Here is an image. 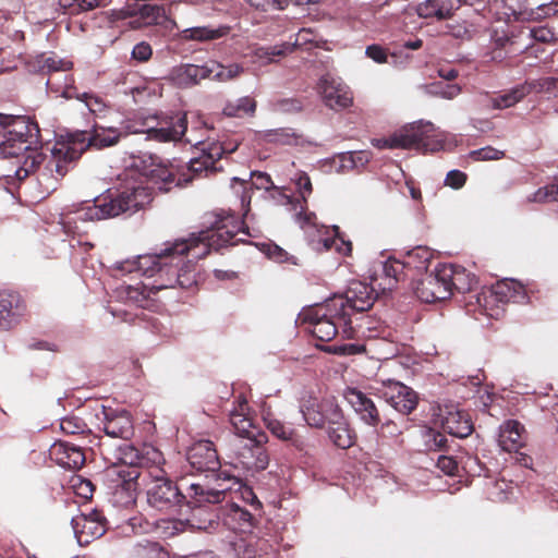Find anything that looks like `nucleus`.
<instances>
[{
	"label": "nucleus",
	"instance_id": "f257e3e1",
	"mask_svg": "<svg viewBox=\"0 0 558 558\" xmlns=\"http://www.w3.org/2000/svg\"><path fill=\"white\" fill-rule=\"evenodd\" d=\"M239 234L247 235L243 221L234 215L218 216L211 227L187 239L166 242L159 253L138 255L117 263L114 276L137 274L156 277V288L189 289L196 283L195 262L205 257L210 250L242 241Z\"/></svg>",
	"mask_w": 558,
	"mask_h": 558
},
{
	"label": "nucleus",
	"instance_id": "f03ea898",
	"mask_svg": "<svg viewBox=\"0 0 558 558\" xmlns=\"http://www.w3.org/2000/svg\"><path fill=\"white\" fill-rule=\"evenodd\" d=\"M39 132L38 124L26 117L0 113V157L11 160L4 177L22 181L37 170L39 180L52 187L50 178L43 177L44 166L40 165L47 162L48 156L36 147Z\"/></svg>",
	"mask_w": 558,
	"mask_h": 558
},
{
	"label": "nucleus",
	"instance_id": "7ed1b4c3",
	"mask_svg": "<svg viewBox=\"0 0 558 558\" xmlns=\"http://www.w3.org/2000/svg\"><path fill=\"white\" fill-rule=\"evenodd\" d=\"M147 473L150 478L146 488L147 502L160 511L174 510L182 507L184 502L191 508L219 504L229 488L220 483L217 487H213L209 482L204 481L191 483L186 493L183 494L160 466Z\"/></svg>",
	"mask_w": 558,
	"mask_h": 558
},
{
	"label": "nucleus",
	"instance_id": "20e7f679",
	"mask_svg": "<svg viewBox=\"0 0 558 558\" xmlns=\"http://www.w3.org/2000/svg\"><path fill=\"white\" fill-rule=\"evenodd\" d=\"M142 132L144 131L128 124H122L120 128L95 125L93 134L88 137L81 134L75 136L82 137L81 141L73 138L70 142H57L44 165L43 177L57 182L68 172V165L77 159L88 145L106 148L116 145L122 136Z\"/></svg>",
	"mask_w": 558,
	"mask_h": 558
},
{
	"label": "nucleus",
	"instance_id": "39448f33",
	"mask_svg": "<svg viewBox=\"0 0 558 558\" xmlns=\"http://www.w3.org/2000/svg\"><path fill=\"white\" fill-rule=\"evenodd\" d=\"M150 192L142 184L128 186L107 202L106 198H96L88 204L86 213L81 216L84 219H107L124 213H135L150 202Z\"/></svg>",
	"mask_w": 558,
	"mask_h": 558
},
{
	"label": "nucleus",
	"instance_id": "423d86ee",
	"mask_svg": "<svg viewBox=\"0 0 558 558\" xmlns=\"http://www.w3.org/2000/svg\"><path fill=\"white\" fill-rule=\"evenodd\" d=\"M391 135L395 149H417L423 151H438L444 149L440 132L428 121H417L407 124L395 131Z\"/></svg>",
	"mask_w": 558,
	"mask_h": 558
},
{
	"label": "nucleus",
	"instance_id": "0eeeda50",
	"mask_svg": "<svg viewBox=\"0 0 558 558\" xmlns=\"http://www.w3.org/2000/svg\"><path fill=\"white\" fill-rule=\"evenodd\" d=\"M185 142L195 146L199 151V156L189 161L186 168L187 173H183L182 175L175 174V181L172 183V186L189 183L194 177L199 175L202 172L207 173L216 170V161L219 160L227 150L219 143L205 141L198 136H194L192 132L185 137Z\"/></svg>",
	"mask_w": 558,
	"mask_h": 558
},
{
	"label": "nucleus",
	"instance_id": "6e6552de",
	"mask_svg": "<svg viewBox=\"0 0 558 558\" xmlns=\"http://www.w3.org/2000/svg\"><path fill=\"white\" fill-rule=\"evenodd\" d=\"M376 281L377 278L373 280L372 284L357 280L351 281L344 294L329 299L331 310L340 311L347 319H350L353 312L368 311L378 295Z\"/></svg>",
	"mask_w": 558,
	"mask_h": 558
},
{
	"label": "nucleus",
	"instance_id": "1a4fd4ad",
	"mask_svg": "<svg viewBox=\"0 0 558 558\" xmlns=\"http://www.w3.org/2000/svg\"><path fill=\"white\" fill-rule=\"evenodd\" d=\"M304 315L310 323V331L322 341H330L335 338L338 324L343 323L345 327L350 325V319L341 315L340 311L331 310L330 300L310 310Z\"/></svg>",
	"mask_w": 558,
	"mask_h": 558
},
{
	"label": "nucleus",
	"instance_id": "9d476101",
	"mask_svg": "<svg viewBox=\"0 0 558 558\" xmlns=\"http://www.w3.org/2000/svg\"><path fill=\"white\" fill-rule=\"evenodd\" d=\"M266 442L234 439L229 454L230 463L244 471L258 472L268 466L269 458L264 448Z\"/></svg>",
	"mask_w": 558,
	"mask_h": 558
},
{
	"label": "nucleus",
	"instance_id": "9b49d317",
	"mask_svg": "<svg viewBox=\"0 0 558 558\" xmlns=\"http://www.w3.org/2000/svg\"><path fill=\"white\" fill-rule=\"evenodd\" d=\"M130 167L135 168L142 177H145L159 191H170L172 183L175 181V173L170 168L159 163L157 158L151 155L144 154L132 157Z\"/></svg>",
	"mask_w": 558,
	"mask_h": 558
},
{
	"label": "nucleus",
	"instance_id": "f8f14e48",
	"mask_svg": "<svg viewBox=\"0 0 558 558\" xmlns=\"http://www.w3.org/2000/svg\"><path fill=\"white\" fill-rule=\"evenodd\" d=\"M291 182L294 184L300 198H293L290 195L281 194L282 204L291 207L290 209L294 211L295 222L299 223L301 228H304L307 223L314 226L315 214L305 211L307 197L313 191L308 174L303 171H298L291 178Z\"/></svg>",
	"mask_w": 558,
	"mask_h": 558
},
{
	"label": "nucleus",
	"instance_id": "ddd939ff",
	"mask_svg": "<svg viewBox=\"0 0 558 558\" xmlns=\"http://www.w3.org/2000/svg\"><path fill=\"white\" fill-rule=\"evenodd\" d=\"M451 272L442 264L436 266L433 272L417 282L414 291L416 296L426 303L444 301L450 298L448 279Z\"/></svg>",
	"mask_w": 558,
	"mask_h": 558
},
{
	"label": "nucleus",
	"instance_id": "4468645a",
	"mask_svg": "<svg viewBox=\"0 0 558 558\" xmlns=\"http://www.w3.org/2000/svg\"><path fill=\"white\" fill-rule=\"evenodd\" d=\"M433 416L436 425L454 437L464 438L472 433L473 425L469 415L462 412L457 404L438 405Z\"/></svg>",
	"mask_w": 558,
	"mask_h": 558
},
{
	"label": "nucleus",
	"instance_id": "2eb2a0df",
	"mask_svg": "<svg viewBox=\"0 0 558 558\" xmlns=\"http://www.w3.org/2000/svg\"><path fill=\"white\" fill-rule=\"evenodd\" d=\"M317 89L324 104L332 110L344 109L352 104L351 92L340 77L329 73L323 75Z\"/></svg>",
	"mask_w": 558,
	"mask_h": 558
},
{
	"label": "nucleus",
	"instance_id": "dca6fc26",
	"mask_svg": "<svg viewBox=\"0 0 558 558\" xmlns=\"http://www.w3.org/2000/svg\"><path fill=\"white\" fill-rule=\"evenodd\" d=\"M230 423L234 428L236 438L267 442V435L253 424L248 416V404L245 399H240L238 405L230 412Z\"/></svg>",
	"mask_w": 558,
	"mask_h": 558
},
{
	"label": "nucleus",
	"instance_id": "f3484780",
	"mask_svg": "<svg viewBox=\"0 0 558 558\" xmlns=\"http://www.w3.org/2000/svg\"><path fill=\"white\" fill-rule=\"evenodd\" d=\"M187 131L186 114L182 112L159 119L156 125L146 130L148 137L158 142H175Z\"/></svg>",
	"mask_w": 558,
	"mask_h": 558
},
{
	"label": "nucleus",
	"instance_id": "a211bd4d",
	"mask_svg": "<svg viewBox=\"0 0 558 558\" xmlns=\"http://www.w3.org/2000/svg\"><path fill=\"white\" fill-rule=\"evenodd\" d=\"M187 460L191 466L201 472H208L215 478V475L220 466L217 450L210 440H199L195 442L187 451Z\"/></svg>",
	"mask_w": 558,
	"mask_h": 558
},
{
	"label": "nucleus",
	"instance_id": "6ab92c4d",
	"mask_svg": "<svg viewBox=\"0 0 558 558\" xmlns=\"http://www.w3.org/2000/svg\"><path fill=\"white\" fill-rule=\"evenodd\" d=\"M120 460L123 464L147 468L148 471L165 463L162 453L151 445H143L141 448L128 445L121 449Z\"/></svg>",
	"mask_w": 558,
	"mask_h": 558
},
{
	"label": "nucleus",
	"instance_id": "aec40b11",
	"mask_svg": "<svg viewBox=\"0 0 558 558\" xmlns=\"http://www.w3.org/2000/svg\"><path fill=\"white\" fill-rule=\"evenodd\" d=\"M102 418L98 416L105 434L111 438L129 439L133 435V422L125 410L102 408Z\"/></svg>",
	"mask_w": 558,
	"mask_h": 558
},
{
	"label": "nucleus",
	"instance_id": "412c9836",
	"mask_svg": "<svg viewBox=\"0 0 558 558\" xmlns=\"http://www.w3.org/2000/svg\"><path fill=\"white\" fill-rule=\"evenodd\" d=\"M381 395L395 410L403 414L412 412L417 404L415 391L399 381H388Z\"/></svg>",
	"mask_w": 558,
	"mask_h": 558
},
{
	"label": "nucleus",
	"instance_id": "4be33fe9",
	"mask_svg": "<svg viewBox=\"0 0 558 558\" xmlns=\"http://www.w3.org/2000/svg\"><path fill=\"white\" fill-rule=\"evenodd\" d=\"M118 475L120 482L113 490L112 501L119 507L128 508L136 501L137 478L141 476V473L135 469L128 471L120 469Z\"/></svg>",
	"mask_w": 558,
	"mask_h": 558
},
{
	"label": "nucleus",
	"instance_id": "5701e85b",
	"mask_svg": "<svg viewBox=\"0 0 558 558\" xmlns=\"http://www.w3.org/2000/svg\"><path fill=\"white\" fill-rule=\"evenodd\" d=\"M210 71L206 63L203 65L180 64L169 71L167 80L179 88H187L198 84L202 80L209 78Z\"/></svg>",
	"mask_w": 558,
	"mask_h": 558
},
{
	"label": "nucleus",
	"instance_id": "b1692460",
	"mask_svg": "<svg viewBox=\"0 0 558 558\" xmlns=\"http://www.w3.org/2000/svg\"><path fill=\"white\" fill-rule=\"evenodd\" d=\"M72 529L78 542H88L89 537L98 538L106 532L105 518L97 511L88 515L78 514L71 520Z\"/></svg>",
	"mask_w": 558,
	"mask_h": 558
},
{
	"label": "nucleus",
	"instance_id": "393cba45",
	"mask_svg": "<svg viewBox=\"0 0 558 558\" xmlns=\"http://www.w3.org/2000/svg\"><path fill=\"white\" fill-rule=\"evenodd\" d=\"M50 458L62 468L77 470L85 463V454L81 447L66 442L57 441L49 450Z\"/></svg>",
	"mask_w": 558,
	"mask_h": 558
},
{
	"label": "nucleus",
	"instance_id": "a878e982",
	"mask_svg": "<svg viewBox=\"0 0 558 558\" xmlns=\"http://www.w3.org/2000/svg\"><path fill=\"white\" fill-rule=\"evenodd\" d=\"M344 398L360 418L367 425L375 426L379 422V414L374 402L361 390L348 388Z\"/></svg>",
	"mask_w": 558,
	"mask_h": 558
},
{
	"label": "nucleus",
	"instance_id": "bb28decb",
	"mask_svg": "<svg viewBox=\"0 0 558 558\" xmlns=\"http://www.w3.org/2000/svg\"><path fill=\"white\" fill-rule=\"evenodd\" d=\"M231 27L229 25H198L181 29L178 38L181 41L208 43L220 39L229 34Z\"/></svg>",
	"mask_w": 558,
	"mask_h": 558
},
{
	"label": "nucleus",
	"instance_id": "cd10ccee",
	"mask_svg": "<svg viewBox=\"0 0 558 558\" xmlns=\"http://www.w3.org/2000/svg\"><path fill=\"white\" fill-rule=\"evenodd\" d=\"M525 428L517 420H508L499 426L498 444L505 451H518L525 441Z\"/></svg>",
	"mask_w": 558,
	"mask_h": 558
},
{
	"label": "nucleus",
	"instance_id": "c85d7f7f",
	"mask_svg": "<svg viewBox=\"0 0 558 558\" xmlns=\"http://www.w3.org/2000/svg\"><path fill=\"white\" fill-rule=\"evenodd\" d=\"M21 296L15 292H0V329L8 330L17 323L22 315Z\"/></svg>",
	"mask_w": 558,
	"mask_h": 558
},
{
	"label": "nucleus",
	"instance_id": "c756f323",
	"mask_svg": "<svg viewBox=\"0 0 558 558\" xmlns=\"http://www.w3.org/2000/svg\"><path fill=\"white\" fill-rule=\"evenodd\" d=\"M489 298L507 304L508 302L523 303L526 292L523 286L513 279H504L489 288Z\"/></svg>",
	"mask_w": 558,
	"mask_h": 558
},
{
	"label": "nucleus",
	"instance_id": "7c9ffc66",
	"mask_svg": "<svg viewBox=\"0 0 558 558\" xmlns=\"http://www.w3.org/2000/svg\"><path fill=\"white\" fill-rule=\"evenodd\" d=\"M162 288H156L155 283L145 284L137 282L135 284H126L123 282L120 284L116 292L120 300L133 303L140 307H146L148 300L154 291L161 290Z\"/></svg>",
	"mask_w": 558,
	"mask_h": 558
},
{
	"label": "nucleus",
	"instance_id": "2f4dec72",
	"mask_svg": "<svg viewBox=\"0 0 558 558\" xmlns=\"http://www.w3.org/2000/svg\"><path fill=\"white\" fill-rule=\"evenodd\" d=\"M232 182L239 183L243 189V192L241 195V205H242V208L245 210V214L247 213L248 206L251 203L250 190L252 187H254L256 190H266V191L274 190L278 194L281 195L279 190L272 184L270 177L265 172H251L250 181L241 180V179L234 177V178H232Z\"/></svg>",
	"mask_w": 558,
	"mask_h": 558
},
{
	"label": "nucleus",
	"instance_id": "473e14b6",
	"mask_svg": "<svg viewBox=\"0 0 558 558\" xmlns=\"http://www.w3.org/2000/svg\"><path fill=\"white\" fill-rule=\"evenodd\" d=\"M303 229L308 234L312 247L318 252L331 250L339 240L338 227L335 226L332 229L326 227L318 228L316 218L314 219V226L307 223Z\"/></svg>",
	"mask_w": 558,
	"mask_h": 558
},
{
	"label": "nucleus",
	"instance_id": "72a5a7b5",
	"mask_svg": "<svg viewBox=\"0 0 558 558\" xmlns=\"http://www.w3.org/2000/svg\"><path fill=\"white\" fill-rule=\"evenodd\" d=\"M234 498L231 496V500ZM223 517L225 524L233 531L246 532L253 525V515L234 501L223 508Z\"/></svg>",
	"mask_w": 558,
	"mask_h": 558
},
{
	"label": "nucleus",
	"instance_id": "f704fd0d",
	"mask_svg": "<svg viewBox=\"0 0 558 558\" xmlns=\"http://www.w3.org/2000/svg\"><path fill=\"white\" fill-rule=\"evenodd\" d=\"M444 268H448L451 272L448 279V286L450 289V296L453 291L460 293L470 292L476 284V278L473 274L469 272L464 267L453 264H442Z\"/></svg>",
	"mask_w": 558,
	"mask_h": 558
},
{
	"label": "nucleus",
	"instance_id": "c9c22d12",
	"mask_svg": "<svg viewBox=\"0 0 558 558\" xmlns=\"http://www.w3.org/2000/svg\"><path fill=\"white\" fill-rule=\"evenodd\" d=\"M208 477L209 476L207 475L206 482H209L210 486H213V487H217L218 483L222 484L225 487H229L225 492V496L219 502L223 501L227 498L228 494L232 495V486L238 485V489L234 492L235 496H240L245 502L251 504L252 506H256V507L259 506V501H258L257 497L255 496V494L253 493V490L250 487L240 484V482L235 477H233V476H223L222 477L220 475H218L214 480H209Z\"/></svg>",
	"mask_w": 558,
	"mask_h": 558
},
{
	"label": "nucleus",
	"instance_id": "e433bc0d",
	"mask_svg": "<svg viewBox=\"0 0 558 558\" xmlns=\"http://www.w3.org/2000/svg\"><path fill=\"white\" fill-rule=\"evenodd\" d=\"M46 85L51 93H54L57 96L64 99L80 97V93L74 86V78L69 74H65V72L62 74H50Z\"/></svg>",
	"mask_w": 558,
	"mask_h": 558
},
{
	"label": "nucleus",
	"instance_id": "4c0bfd02",
	"mask_svg": "<svg viewBox=\"0 0 558 558\" xmlns=\"http://www.w3.org/2000/svg\"><path fill=\"white\" fill-rule=\"evenodd\" d=\"M262 418L271 435L282 441H292L293 444H296L294 429L278 420L269 408H263Z\"/></svg>",
	"mask_w": 558,
	"mask_h": 558
},
{
	"label": "nucleus",
	"instance_id": "58836bf2",
	"mask_svg": "<svg viewBox=\"0 0 558 558\" xmlns=\"http://www.w3.org/2000/svg\"><path fill=\"white\" fill-rule=\"evenodd\" d=\"M530 94V88L526 82L524 84L514 86L508 92L492 98V107L494 109H506L513 107L520 102L526 95Z\"/></svg>",
	"mask_w": 558,
	"mask_h": 558
},
{
	"label": "nucleus",
	"instance_id": "ea45409f",
	"mask_svg": "<svg viewBox=\"0 0 558 558\" xmlns=\"http://www.w3.org/2000/svg\"><path fill=\"white\" fill-rule=\"evenodd\" d=\"M292 51L290 44L284 43L275 46H262L254 48L252 56L253 61L262 65L275 62L276 57H282Z\"/></svg>",
	"mask_w": 558,
	"mask_h": 558
},
{
	"label": "nucleus",
	"instance_id": "a19ab883",
	"mask_svg": "<svg viewBox=\"0 0 558 558\" xmlns=\"http://www.w3.org/2000/svg\"><path fill=\"white\" fill-rule=\"evenodd\" d=\"M206 66L211 70L209 78L218 82L231 81L244 72V68L239 63L223 65L217 61H210L206 63Z\"/></svg>",
	"mask_w": 558,
	"mask_h": 558
},
{
	"label": "nucleus",
	"instance_id": "79ce46f5",
	"mask_svg": "<svg viewBox=\"0 0 558 558\" xmlns=\"http://www.w3.org/2000/svg\"><path fill=\"white\" fill-rule=\"evenodd\" d=\"M558 13V3L551 2L547 4H539L536 8H524L519 12H514L515 20L518 21H539L551 14Z\"/></svg>",
	"mask_w": 558,
	"mask_h": 558
},
{
	"label": "nucleus",
	"instance_id": "37998d69",
	"mask_svg": "<svg viewBox=\"0 0 558 558\" xmlns=\"http://www.w3.org/2000/svg\"><path fill=\"white\" fill-rule=\"evenodd\" d=\"M129 558H168V553L158 543L145 539L132 547Z\"/></svg>",
	"mask_w": 558,
	"mask_h": 558
},
{
	"label": "nucleus",
	"instance_id": "c03bdc74",
	"mask_svg": "<svg viewBox=\"0 0 558 558\" xmlns=\"http://www.w3.org/2000/svg\"><path fill=\"white\" fill-rule=\"evenodd\" d=\"M402 268L401 264L397 260H387L381 265V278L380 281H376L375 286L378 290L385 292L392 290L398 281V274Z\"/></svg>",
	"mask_w": 558,
	"mask_h": 558
},
{
	"label": "nucleus",
	"instance_id": "a18cd8bd",
	"mask_svg": "<svg viewBox=\"0 0 558 558\" xmlns=\"http://www.w3.org/2000/svg\"><path fill=\"white\" fill-rule=\"evenodd\" d=\"M163 9L155 4H143L137 10V15L132 24L134 27H142L157 24L163 15Z\"/></svg>",
	"mask_w": 558,
	"mask_h": 558
},
{
	"label": "nucleus",
	"instance_id": "49530a36",
	"mask_svg": "<svg viewBox=\"0 0 558 558\" xmlns=\"http://www.w3.org/2000/svg\"><path fill=\"white\" fill-rule=\"evenodd\" d=\"M304 421L313 427H322L325 425V410L323 409V401L318 402L313 399L306 407L301 409Z\"/></svg>",
	"mask_w": 558,
	"mask_h": 558
},
{
	"label": "nucleus",
	"instance_id": "de8ad7c7",
	"mask_svg": "<svg viewBox=\"0 0 558 558\" xmlns=\"http://www.w3.org/2000/svg\"><path fill=\"white\" fill-rule=\"evenodd\" d=\"M255 109V100L245 96L235 101L228 102L223 108V114L228 117H242L243 114H253Z\"/></svg>",
	"mask_w": 558,
	"mask_h": 558
},
{
	"label": "nucleus",
	"instance_id": "09e8293b",
	"mask_svg": "<svg viewBox=\"0 0 558 558\" xmlns=\"http://www.w3.org/2000/svg\"><path fill=\"white\" fill-rule=\"evenodd\" d=\"M329 439L339 448L345 449L353 444V437L348 423L328 427Z\"/></svg>",
	"mask_w": 558,
	"mask_h": 558
},
{
	"label": "nucleus",
	"instance_id": "8fccbe9b",
	"mask_svg": "<svg viewBox=\"0 0 558 558\" xmlns=\"http://www.w3.org/2000/svg\"><path fill=\"white\" fill-rule=\"evenodd\" d=\"M120 529L124 536H131L149 533L153 525L143 517L138 515L130 518L120 526Z\"/></svg>",
	"mask_w": 558,
	"mask_h": 558
},
{
	"label": "nucleus",
	"instance_id": "3c124183",
	"mask_svg": "<svg viewBox=\"0 0 558 558\" xmlns=\"http://www.w3.org/2000/svg\"><path fill=\"white\" fill-rule=\"evenodd\" d=\"M530 202L534 203H550L558 201V179L548 185L539 187L533 194H531L527 198Z\"/></svg>",
	"mask_w": 558,
	"mask_h": 558
},
{
	"label": "nucleus",
	"instance_id": "603ef678",
	"mask_svg": "<svg viewBox=\"0 0 558 558\" xmlns=\"http://www.w3.org/2000/svg\"><path fill=\"white\" fill-rule=\"evenodd\" d=\"M531 92L543 93L551 96L558 95V78L555 77H544L539 80H534L531 82H526Z\"/></svg>",
	"mask_w": 558,
	"mask_h": 558
},
{
	"label": "nucleus",
	"instance_id": "864d4df0",
	"mask_svg": "<svg viewBox=\"0 0 558 558\" xmlns=\"http://www.w3.org/2000/svg\"><path fill=\"white\" fill-rule=\"evenodd\" d=\"M323 409L325 410V424H328V427L347 423L340 408L333 400H323Z\"/></svg>",
	"mask_w": 558,
	"mask_h": 558
},
{
	"label": "nucleus",
	"instance_id": "5fc2aeb1",
	"mask_svg": "<svg viewBox=\"0 0 558 558\" xmlns=\"http://www.w3.org/2000/svg\"><path fill=\"white\" fill-rule=\"evenodd\" d=\"M477 302L483 307L486 316L492 318H499L501 316L504 304L489 298V289L482 292L477 298Z\"/></svg>",
	"mask_w": 558,
	"mask_h": 558
},
{
	"label": "nucleus",
	"instance_id": "6e6d98bb",
	"mask_svg": "<svg viewBox=\"0 0 558 558\" xmlns=\"http://www.w3.org/2000/svg\"><path fill=\"white\" fill-rule=\"evenodd\" d=\"M72 68V62L61 59L56 54L44 57L43 69H46L50 74H62Z\"/></svg>",
	"mask_w": 558,
	"mask_h": 558
},
{
	"label": "nucleus",
	"instance_id": "4d7b16f0",
	"mask_svg": "<svg viewBox=\"0 0 558 558\" xmlns=\"http://www.w3.org/2000/svg\"><path fill=\"white\" fill-rule=\"evenodd\" d=\"M319 40L320 38L312 28H302L296 34L295 41L290 46L292 49L294 47L308 49L312 45L318 46Z\"/></svg>",
	"mask_w": 558,
	"mask_h": 558
},
{
	"label": "nucleus",
	"instance_id": "13d9d810",
	"mask_svg": "<svg viewBox=\"0 0 558 558\" xmlns=\"http://www.w3.org/2000/svg\"><path fill=\"white\" fill-rule=\"evenodd\" d=\"M75 99L82 101L93 114H99L106 108V104L102 98L90 93H80V97H76Z\"/></svg>",
	"mask_w": 558,
	"mask_h": 558
},
{
	"label": "nucleus",
	"instance_id": "bf43d9fd",
	"mask_svg": "<svg viewBox=\"0 0 558 558\" xmlns=\"http://www.w3.org/2000/svg\"><path fill=\"white\" fill-rule=\"evenodd\" d=\"M429 92L445 99H453L461 93V87L458 84L438 83L433 84Z\"/></svg>",
	"mask_w": 558,
	"mask_h": 558
},
{
	"label": "nucleus",
	"instance_id": "052dcab7",
	"mask_svg": "<svg viewBox=\"0 0 558 558\" xmlns=\"http://www.w3.org/2000/svg\"><path fill=\"white\" fill-rule=\"evenodd\" d=\"M351 151L340 153L332 157L331 165L337 173H344L354 170V161Z\"/></svg>",
	"mask_w": 558,
	"mask_h": 558
},
{
	"label": "nucleus",
	"instance_id": "680f3d73",
	"mask_svg": "<svg viewBox=\"0 0 558 558\" xmlns=\"http://www.w3.org/2000/svg\"><path fill=\"white\" fill-rule=\"evenodd\" d=\"M504 151L494 147L487 146L470 153L474 160H499L504 157Z\"/></svg>",
	"mask_w": 558,
	"mask_h": 558
},
{
	"label": "nucleus",
	"instance_id": "e2e57ef3",
	"mask_svg": "<svg viewBox=\"0 0 558 558\" xmlns=\"http://www.w3.org/2000/svg\"><path fill=\"white\" fill-rule=\"evenodd\" d=\"M252 7L260 9L263 11L268 10H282L284 9L290 0H245Z\"/></svg>",
	"mask_w": 558,
	"mask_h": 558
},
{
	"label": "nucleus",
	"instance_id": "0e129e2a",
	"mask_svg": "<svg viewBox=\"0 0 558 558\" xmlns=\"http://www.w3.org/2000/svg\"><path fill=\"white\" fill-rule=\"evenodd\" d=\"M430 257L432 254L427 248L416 247L408 254L407 264L411 265L414 258H420V264L415 265V267L420 270L426 269L427 263L429 262Z\"/></svg>",
	"mask_w": 558,
	"mask_h": 558
},
{
	"label": "nucleus",
	"instance_id": "69168bd1",
	"mask_svg": "<svg viewBox=\"0 0 558 558\" xmlns=\"http://www.w3.org/2000/svg\"><path fill=\"white\" fill-rule=\"evenodd\" d=\"M446 442V436L434 429H429L425 435V445L429 450H439L444 448Z\"/></svg>",
	"mask_w": 558,
	"mask_h": 558
},
{
	"label": "nucleus",
	"instance_id": "338daca9",
	"mask_svg": "<svg viewBox=\"0 0 558 558\" xmlns=\"http://www.w3.org/2000/svg\"><path fill=\"white\" fill-rule=\"evenodd\" d=\"M72 487L75 493L83 498H89L93 495L92 482L80 476L72 478Z\"/></svg>",
	"mask_w": 558,
	"mask_h": 558
},
{
	"label": "nucleus",
	"instance_id": "774afa93",
	"mask_svg": "<svg viewBox=\"0 0 558 558\" xmlns=\"http://www.w3.org/2000/svg\"><path fill=\"white\" fill-rule=\"evenodd\" d=\"M151 54H153L151 46L146 41H141V43L136 44L132 50V58L140 62L148 61L150 59Z\"/></svg>",
	"mask_w": 558,
	"mask_h": 558
}]
</instances>
